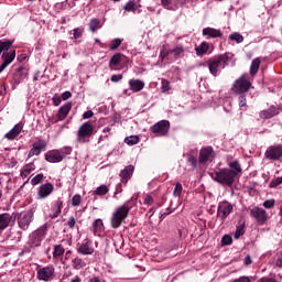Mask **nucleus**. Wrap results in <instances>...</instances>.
Returning <instances> with one entry per match:
<instances>
[{
	"label": "nucleus",
	"mask_w": 282,
	"mask_h": 282,
	"mask_svg": "<svg viewBox=\"0 0 282 282\" xmlns=\"http://www.w3.org/2000/svg\"><path fill=\"white\" fill-rule=\"evenodd\" d=\"M235 58V54L232 53H224L220 55H215L214 57H210L206 64L209 69V73L212 76L217 77L219 76V68L226 69L228 67L230 61Z\"/></svg>",
	"instance_id": "nucleus-1"
},
{
	"label": "nucleus",
	"mask_w": 282,
	"mask_h": 282,
	"mask_svg": "<svg viewBox=\"0 0 282 282\" xmlns=\"http://www.w3.org/2000/svg\"><path fill=\"white\" fill-rule=\"evenodd\" d=\"M133 204H135V200L132 198L116 208L111 217V228L118 229L124 224V220L129 217V212L133 208Z\"/></svg>",
	"instance_id": "nucleus-2"
},
{
	"label": "nucleus",
	"mask_w": 282,
	"mask_h": 282,
	"mask_svg": "<svg viewBox=\"0 0 282 282\" xmlns=\"http://www.w3.org/2000/svg\"><path fill=\"white\" fill-rule=\"evenodd\" d=\"M212 180L221 184V186H232L235 184V180H237V173H235L230 169H223L218 172H212L210 174Z\"/></svg>",
	"instance_id": "nucleus-3"
},
{
	"label": "nucleus",
	"mask_w": 282,
	"mask_h": 282,
	"mask_svg": "<svg viewBox=\"0 0 282 282\" xmlns=\"http://www.w3.org/2000/svg\"><path fill=\"white\" fill-rule=\"evenodd\" d=\"M252 87V82H250V75L243 73L238 79H236L231 86L232 94H248Z\"/></svg>",
	"instance_id": "nucleus-4"
},
{
	"label": "nucleus",
	"mask_w": 282,
	"mask_h": 282,
	"mask_svg": "<svg viewBox=\"0 0 282 282\" xmlns=\"http://www.w3.org/2000/svg\"><path fill=\"white\" fill-rule=\"evenodd\" d=\"M93 135L94 124H91L89 121H86L79 127L77 131V142H79V144H86V142H89V138Z\"/></svg>",
	"instance_id": "nucleus-5"
},
{
	"label": "nucleus",
	"mask_w": 282,
	"mask_h": 282,
	"mask_svg": "<svg viewBox=\"0 0 282 282\" xmlns=\"http://www.w3.org/2000/svg\"><path fill=\"white\" fill-rule=\"evenodd\" d=\"M45 232H47V225H44L40 227L36 231H34L30 236V240H29L30 247L39 248V246H41V241L45 239Z\"/></svg>",
	"instance_id": "nucleus-6"
},
{
	"label": "nucleus",
	"mask_w": 282,
	"mask_h": 282,
	"mask_svg": "<svg viewBox=\"0 0 282 282\" xmlns=\"http://www.w3.org/2000/svg\"><path fill=\"white\" fill-rule=\"evenodd\" d=\"M171 129V122L169 120H161L156 122L154 126L150 128V131L154 133V135L164 137L169 135V130Z\"/></svg>",
	"instance_id": "nucleus-7"
},
{
	"label": "nucleus",
	"mask_w": 282,
	"mask_h": 282,
	"mask_svg": "<svg viewBox=\"0 0 282 282\" xmlns=\"http://www.w3.org/2000/svg\"><path fill=\"white\" fill-rule=\"evenodd\" d=\"M250 216L256 219L259 226H265V224H268V212L261 207L251 208Z\"/></svg>",
	"instance_id": "nucleus-8"
},
{
	"label": "nucleus",
	"mask_w": 282,
	"mask_h": 282,
	"mask_svg": "<svg viewBox=\"0 0 282 282\" xmlns=\"http://www.w3.org/2000/svg\"><path fill=\"white\" fill-rule=\"evenodd\" d=\"M33 217H34V214L32 213V210L20 213L18 217L19 228H21V230H28V228H30V224H32Z\"/></svg>",
	"instance_id": "nucleus-9"
},
{
	"label": "nucleus",
	"mask_w": 282,
	"mask_h": 282,
	"mask_svg": "<svg viewBox=\"0 0 282 282\" xmlns=\"http://www.w3.org/2000/svg\"><path fill=\"white\" fill-rule=\"evenodd\" d=\"M230 213H232V204L228 202H223L218 204L217 217L218 219H220V221H226Z\"/></svg>",
	"instance_id": "nucleus-10"
},
{
	"label": "nucleus",
	"mask_w": 282,
	"mask_h": 282,
	"mask_svg": "<svg viewBox=\"0 0 282 282\" xmlns=\"http://www.w3.org/2000/svg\"><path fill=\"white\" fill-rule=\"evenodd\" d=\"M215 160V150L213 147L202 148L198 155L199 164H206L207 162H213Z\"/></svg>",
	"instance_id": "nucleus-11"
},
{
	"label": "nucleus",
	"mask_w": 282,
	"mask_h": 282,
	"mask_svg": "<svg viewBox=\"0 0 282 282\" xmlns=\"http://www.w3.org/2000/svg\"><path fill=\"white\" fill-rule=\"evenodd\" d=\"M267 160H272V162H276L282 158V145H271L267 149L264 153Z\"/></svg>",
	"instance_id": "nucleus-12"
},
{
	"label": "nucleus",
	"mask_w": 282,
	"mask_h": 282,
	"mask_svg": "<svg viewBox=\"0 0 282 282\" xmlns=\"http://www.w3.org/2000/svg\"><path fill=\"white\" fill-rule=\"evenodd\" d=\"M72 111V102H66L62 107H59L56 118H53V124H56V122H62V120H65L67 116H69V112Z\"/></svg>",
	"instance_id": "nucleus-13"
},
{
	"label": "nucleus",
	"mask_w": 282,
	"mask_h": 282,
	"mask_svg": "<svg viewBox=\"0 0 282 282\" xmlns=\"http://www.w3.org/2000/svg\"><path fill=\"white\" fill-rule=\"evenodd\" d=\"M54 193V185L52 183L42 184L37 189V199H45Z\"/></svg>",
	"instance_id": "nucleus-14"
},
{
	"label": "nucleus",
	"mask_w": 282,
	"mask_h": 282,
	"mask_svg": "<svg viewBox=\"0 0 282 282\" xmlns=\"http://www.w3.org/2000/svg\"><path fill=\"white\" fill-rule=\"evenodd\" d=\"M124 61V55L122 53H116L109 62V69H122V62Z\"/></svg>",
	"instance_id": "nucleus-15"
},
{
	"label": "nucleus",
	"mask_w": 282,
	"mask_h": 282,
	"mask_svg": "<svg viewBox=\"0 0 282 282\" xmlns=\"http://www.w3.org/2000/svg\"><path fill=\"white\" fill-rule=\"evenodd\" d=\"M45 160H46V162H50L51 164H56L58 162H63L64 155L59 150H53V151H48L45 154Z\"/></svg>",
	"instance_id": "nucleus-16"
},
{
	"label": "nucleus",
	"mask_w": 282,
	"mask_h": 282,
	"mask_svg": "<svg viewBox=\"0 0 282 282\" xmlns=\"http://www.w3.org/2000/svg\"><path fill=\"white\" fill-rule=\"evenodd\" d=\"M17 219V216L14 214L3 213L0 214V231L6 230Z\"/></svg>",
	"instance_id": "nucleus-17"
},
{
	"label": "nucleus",
	"mask_w": 282,
	"mask_h": 282,
	"mask_svg": "<svg viewBox=\"0 0 282 282\" xmlns=\"http://www.w3.org/2000/svg\"><path fill=\"white\" fill-rule=\"evenodd\" d=\"M54 276V267H44L37 271V279L40 281H50Z\"/></svg>",
	"instance_id": "nucleus-18"
},
{
	"label": "nucleus",
	"mask_w": 282,
	"mask_h": 282,
	"mask_svg": "<svg viewBox=\"0 0 282 282\" xmlns=\"http://www.w3.org/2000/svg\"><path fill=\"white\" fill-rule=\"evenodd\" d=\"M47 143L44 140H39L33 144V148L29 151L28 158H34V155H41V151L45 150Z\"/></svg>",
	"instance_id": "nucleus-19"
},
{
	"label": "nucleus",
	"mask_w": 282,
	"mask_h": 282,
	"mask_svg": "<svg viewBox=\"0 0 282 282\" xmlns=\"http://www.w3.org/2000/svg\"><path fill=\"white\" fill-rule=\"evenodd\" d=\"M281 110L275 106H270L269 109L260 111L259 116L262 120H270V118H274V116H279Z\"/></svg>",
	"instance_id": "nucleus-20"
},
{
	"label": "nucleus",
	"mask_w": 282,
	"mask_h": 282,
	"mask_svg": "<svg viewBox=\"0 0 282 282\" xmlns=\"http://www.w3.org/2000/svg\"><path fill=\"white\" fill-rule=\"evenodd\" d=\"M28 77V69L25 67H18L13 73V83L14 85H21V82Z\"/></svg>",
	"instance_id": "nucleus-21"
},
{
	"label": "nucleus",
	"mask_w": 282,
	"mask_h": 282,
	"mask_svg": "<svg viewBox=\"0 0 282 282\" xmlns=\"http://www.w3.org/2000/svg\"><path fill=\"white\" fill-rule=\"evenodd\" d=\"M21 131H23V123L15 124L8 133L4 134L7 140H17L19 135H21Z\"/></svg>",
	"instance_id": "nucleus-22"
},
{
	"label": "nucleus",
	"mask_w": 282,
	"mask_h": 282,
	"mask_svg": "<svg viewBox=\"0 0 282 282\" xmlns=\"http://www.w3.org/2000/svg\"><path fill=\"white\" fill-rule=\"evenodd\" d=\"M91 232L97 237H102V234L105 232V224L102 223V219L98 218L93 223Z\"/></svg>",
	"instance_id": "nucleus-23"
},
{
	"label": "nucleus",
	"mask_w": 282,
	"mask_h": 282,
	"mask_svg": "<svg viewBox=\"0 0 282 282\" xmlns=\"http://www.w3.org/2000/svg\"><path fill=\"white\" fill-rule=\"evenodd\" d=\"M203 36H208V39H221L224 33L219 29L205 28L203 29Z\"/></svg>",
	"instance_id": "nucleus-24"
},
{
	"label": "nucleus",
	"mask_w": 282,
	"mask_h": 282,
	"mask_svg": "<svg viewBox=\"0 0 282 282\" xmlns=\"http://www.w3.org/2000/svg\"><path fill=\"white\" fill-rule=\"evenodd\" d=\"M133 171H135V167H133V165H128L120 172V177H121L122 184H127V182H129V180H131V177L133 175Z\"/></svg>",
	"instance_id": "nucleus-25"
},
{
	"label": "nucleus",
	"mask_w": 282,
	"mask_h": 282,
	"mask_svg": "<svg viewBox=\"0 0 282 282\" xmlns=\"http://www.w3.org/2000/svg\"><path fill=\"white\" fill-rule=\"evenodd\" d=\"M129 87L133 94H138V91H142V89H144V82L140 79H130Z\"/></svg>",
	"instance_id": "nucleus-26"
},
{
	"label": "nucleus",
	"mask_w": 282,
	"mask_h": 282,
	"mask_svg": "<svg viewBox=\"0 0 282 282\" xmlns=\"http://www.w3.org/2000/svg\"><path fill=\"white\" fill-rule=\"evenodd\" d=\"M259 67H261V58L256 57L252 59L249 74L250 76L254 77L257 74H259Z\"/></svg>",
	"instance_id": "nucleus-27"
},
{
	"label": "nucleus",
	"mask_w": 282,
	"mask_h": 282,
	"mask_svg": "<svg viewBox=\"0 0 282 282\" xmlns=\"http://www.w3.org/2000/svg\"><path fill=\"white\" fill-rule=\"evenodd\" d=\"M14 58H17V50H10L4 51L2 53V61L3 63H9V65L12 63V61H14Z\"/></svg>",
	"instance_id": "nucleus-28"
},
{
	"label": "nucleus",
	"mask_w": 282,
	"mask_h": 282,
	"mask_svg": "<svg viewBox=\"0 0 282 282\" xmlns=\"http://www.w3.org/2000/svg\"><path fill=\"white\" fill-rule=\"evenodd\" d=\"M246 235V221L240 220L236 226V231L234 234V239H239V237Z\"/></svg>",
	"instance_id": "nucleus-29"
},
{
	"label": "nucleus",
	"mask_w": 282,
	"mask_h": 282,
	"mask_svg": "<svg viewBox=\"0 0 282 282\" xmlns=\"http://www.w3.org/2000/svg\"><path fill=\"white\" fill-rule=\"evenodd\" d=\"M208 50H210V44H208V42H203L200 45L195 47V52L198 56L208 54Z\"/></svg>",
	"instance_id": "nucleus-30"
},
{
	"label": "nucleus",
	"mask_w": 282,
	"mask_h": 282,
	"mask_svg": "<svg viewBox=\"0 0 282 282\" xmlns=\"http://www.w3.org/2000/svg\"><path fill=\"white\" fill-rule=\"evenodd\" d=\"M172 55L174 61H177L181 56L184 55V46L177 45L176 47L170 50V56Z\"/></svg>",
	"instance_id": "nucleus-31"
},
{
	"label": "nucleus",
	"mask_w": 282,
	"mask_h": 282,
	"mask_svg": "<svg viewBox=\"0 0 282 282\" xmlns=\"http://www.w3.org/2000/svg\"><path fill=\"white\" fill-rule=\"evenodd\" d=\"M107 193H109V186L100 185L93 192V195H96L97 197H105Z\"/></svg>",
	"instance_id": "nucleus-32"
},
{
	"label": "nucleus",
	"mask_w": 282,
	"mask_h": 282,
	"mask_svg": "<svg viewBox=\"0 0 282 282\" xmlns=\"http://www.w3.org/2000/svg\"><path fill=\"white\" fill-rule=\"evenodd\" d=\"M12 45H14V40L0 41V55L3 54V52H8Z\"/></svg>",
	"instance_id": "nucleus-33"
},
{
	"label": "nucleus",
	"mask_w": 282,
	"mask_h": 282,
	"mask_svg": "<svg viewBox=\"0 0 282 282\" xmlns=\"http://www.w3.org/2000/svg\"><path fill=\"white\" fill-rule=\"evenodd\" d=\"M229 169L236 173V177L239 175V173H241L242 169H241V164H239V161H231L228 163Z\"/></svg>",
	"instance_id": "nucleus-34"
},
{
	"label": "nucleus",
	"mask_w": 282,
	"mask_h": 282,
	"mask_svg": "<svg viewBox=\"0 0 282 282\" xmlns=\"http://www.w3.org/2000/svg\"><path fill=\"white\" fill-rule=\"evenodd\" d=\"M100 20L94 18L90 20L89 22V30L90 32H97L98 30H100Z\"/></svg>",
	"instance_id": "nucleus-35"
},
{
	"label": "nucleus",
	"mask_w": 282,
	"mask_h": 282,
	"mask_svg": "<svg viewBox=\"0 0 282 282\" xmlns=\"http://www.w3.org/2000/svg\"><path fill=\"white\" fill-rule=\"evenodd\" d=\"M126 144L129 147H133V144H138L140 142V137L138 135H131L124 139Z\"/></svg>",
	"instance_id": "nucleus-36"
},
{
	"label": "nucleus",
	"mask_w": 282,
	"mask_h": 282,
	"mask_svg": "<svg viewBox=\"0 0 282 282\" xmlns=\"http://www.w3.org/2000/svg\"><path fill=\"white\" fill-rule=\"evenodd\" d=\"M161 91L162 94H166L167 91H171V82H169L167 79H162Z\"/></svg>",
	"instance_id": "nucleus-37"
},
{
	"label": "nucleus",
	"mask_w": 282,
	"mask_h": 282,
	"mask_svg": "<svg viewBox=\"0 0 282 282\" xmlns=\"http://www.w3.org/2000/svg\"><path fill=\"white\" fill-rule=\"evenodd\" d=\"M126 12H135V1L130 0L127 4L123 6Z\"/></svg>",
	"instance_id": "nucleus-38"
},
{
	"label": "nucleus",
	"mask_w": 282,
	"mask_h": 282,
	"mask_svg": "<svg viewBox=\"0 0 282 282\" xmlns=\"http://www.w3.org/2000/svg\"><path fill=\"white\" fill-rule=\"evenodd\" d=\"M73 263L75 270H83L85 268V262L80 258H75Z\"/></svg>",
	"instance_id": "nucleus-39"
},
{
	"label": "nucleus",
	"mask_w": 282,
	"mask_h": 282,
	"mask_svg": "<svg viewBox=\"0 0 282 282\" xmlns=\"http://www.w3.org/2000/svg\"><path fill=\"white\" fill-rule=\"evenodd\" d=\"M182 191H184V187L182 186V183H176L175 188L173 191L174 197H182Z\"/></svg>",
	"instance_id": "nucleus-40"
},
{
	"label": "nucleus",
	"mask_w": 282,
	"mask_h": 282,
	"mask_svg": "<svg viewBox=\"0 0 282 282\" xmlns=\"http://www.w3.org/2000/svg\"><path fill=\"white\" fill-rule=\"evenodd\" d=\"M45 180V175L43 174H37L31 180L32 186H37V184H41Z\"/></svg>",
	"instance_id": "nucleus-41"
},
{
	"label": "nucleus",
	"mask_w": 282,
	"mask_h": 282,
	"mask_svg": "<svg viewBox=\"0 0 282 282\" xmlns=\"http://www.w3.org/2000/svg\"><path fill=\"white\" fill-rule=\"evenodd\" d=\"M32 171H34V167L32 165H25L21 171V177L23 178L28 177V175H30Z\"/></svg>",
	"instance_id": "nucleus-42"
},
{
	"label": "nucleus",
	"mask_w": 282,
	"mask_h": 282,
	"mask_svg": "<svg viewBox=\"0 0 282 282\" xmlns=\"http://www.w3.org/2000/svg\"><path fill=\"white\" fill-rule=\"evenodd\" d=\"M230 41H236V43H243V35L240 33H232L229 35Z\"/></svg>",
	"instance_id": "nucleus-43"
},
{
	"label": "nucleus",
	"mask_w": 282,
	"mask_h": 282,
	"mask_svg": "<svg viewBox=\"0 0 282 282\" xmlns=\"http://www.w3.org/2000/svg\"><path fill=\"white\" fill-rule=\"evenodd\" d=\"M120 45H122V40L120 39H115L112 40L109 50L113 51V50H118L120 47Z\"/></svg>",
	"instance_id": "nucleus-44"
},
{
	"label": "nucleus",
	"mask_w": 282,
	"mask_h": 282,
	"mask_svg": "<svg viewBox=\"0 0 282 282\" xmlns=\"http://www.w3.org/2000/svg\"><path fill=\"white\" fill-rule=\"evenodd\" d=\"M232 243V236L225 235L221 238V246H230Z\"/></svg>",
	"instance_id": "nucleus-45"
},
{
	"label": "nucleus",
	"mask_w": 282,
	"mask_h": 282,
	"mask_svg": "<svg viewBox=\"0 0 282 282\" xmlns=\"http://www.w3.org/2000/svg\"><path fill=\"white\" fill-rule=\"evenodd\" d=\"M281 184H282V176L272 180V181L270 182V184H269V188H276V186H281Z\"/></svg>",
	"instance_id": "nucleus-46"
},
{
	"label": "nucleus",
	"mask_w": 282,
	"mask_h": 282,
	"mask_svg": "<svg viewBox=\"0 0 282 282\" xmlns=\"http://www.w3.org/2000/svg\"><path fill=\"white\" fill-rule=\"evenodd\" d=\"M169 56H171V50H166V46H163V48L160 52L161 61H164Z\"/></svg>",
	"instance_id": "nucleus-47"
},
{
	"label": "nucleus",
	"mask_w": 282,
	"mask_h": 282,
	"mask_svg": "<svg viewBox=\"0 0 282 282\" xmlns=\"http://www.w3.org/2000/svg\"><path fill=\"white\" fill-rule=\"evenodd\" d=\"M78 254H94V248H77Z\"/></svg>",
	"instance_id": "nucleus-48"
},
{
	"label": "nucleus",
	"mask_w": 282,
	"mask_h": 282,
	"mask_svg": "<svg viewBox=\"0 0 282 282\" xmlns=\"http://www.w3.org/2000/svg\"><path fill=\"white\" fill-rule=\"evenodd\" d=\"M82 199L83 197L80 196V194L74 195L72 198V206H80Z\"/></svg>",
	"instance_id": "nucleus-49"
},
{
	"label": "nucleus",
	"mask_w": 282,
	"mask_h": 282,
	"mask_svg": "<svg viewBox=\"0 0 282 282\" xmlns=\"http://www.w3.org/2000/svg\"><path fill=\"white\" fill-rule=\"evenodd\" d=\"M187 162L192 165L193 169H197V158L193 155H188Z\"/></svg>",
	"instance_id": "nucleus-50"
},
{
	"label": "nucleus",
	"mask_w": 282,
	"mask_h": 282,
	"mask_svg": "<svg viewBox=\"0 0 282 282\" xmlns=\"http://www.w3.org/2000/svg\"><path fill=\"white\" fill-rule=\"evenodd\" d=\"M236 95L239 96L238 98L239 107H246L247 105L246 94H236Z\"/></svg>",
	"instance_id": "nucleus-51"
},
{
	"label": "nucleus",
	"mask_w": 282,
	"mask_h": 282,
	"mask_svg": "<svg viewBox=\"0 0 282 282\" xmlns=\"http://www.w3.org/2000/svg\"><path fill=\"white\" fill-rule=\"evenodd\" d=\"M161 6L165 8V10H171V6H173V0H161Z\"/></svg>",
	"instance_id": "nucleus-52"
},
{
	"label": "nucleus",
	"mask_w": 282,
	"mask_h": 282,
	"mask_svg": "<svg viewBox=\"0 0 282 282\" xmlns=\"http://www.w3.org/2000/svg\"><path fill=\"white\" fill-rule=\"evenodd\" d=\"M74 39H80L83 36V29L76 28L73 30Z\"/></svg>",
	"instance_id": "nucleus-53"
},
{
	"label": "nucleus",
	"mask_w": 282,
	"mask_h": 282,
	"mask_svg": "<svg viewBox=\"0 0 282 282\" xmlns=\"http://www.w3.org/2000/svg\"><path fill=\"white\" fill-rule=\"evenodd\" d=\"M52 100H53V105L55 107H58V105H61V102H63V98L58 95H54Z\"/></svg>",
	"instance_id": "nucleus-54"
},
{
	"label": "nucleus",
	"mask_w": 282,
	"mask_h": 282,
	"mask_svg": "<svg viewBox=\"0 0 282 282\" xmlns=\"http://www.w3.org/2000/svg\"><path fill=\"white\" fill-rule=\"evenodd\" d=\"M65 253V249L64 248H54V251H53V256L56 258V257H61L62 254Z\"/></svg>",
	"instance_id": "nucleus-55"
},
{
	"label": "nucleus",
	"mask_w": 282,
	"mask_h": 282,
	"mask_svg": "<svg viewBox=\"0 0 282 282\" xmlns=\"http://www.w3.org/2000/svg\"><path fill=\"white\" fill-rule=\"evenodd\" d=\"M62 155H64V159L67 158V155H72V148H64L62 150H58Z\"/></svg>",
	"instance_id": "nucleus-56"
},
{
	"label": "nucleus",
	"mask_w": 282,
	"mask_h": 282,
	"mask_svg": "<svg viewBox=\"0 0 282 282\" xmlns=\"http://www.w3.org/2000/svg\"><path fill=\"white\" fill-rule=\"evenodd\" d=\"M264 208H274V199H268L263 202Z\"/></svg>",
	"instance_id": "nucleus-57"
},
{
	"label": "nucleus",
	"mask_w": 282,
	"mask_h": 282,
	"mask_svg": "<svg viewBox=\"0 0 282 282\" xmlns=\"http://www.w3.org/2000/svg\"><path fill=\"white\" fill-rule=\"evenodd\" d=\"M67 226H68V228L74 229L76 226V218H74L73 216L69 217V219L67 221Z\"/></svg>",
	"instance_id": "nucleus-58"
},
{
	"label": "nucleus",
	"mask_w": 282,
	"mask_h": 282,
	"mask_svg": "<svg viewBox=\"0 0 282 282\" xmlns=\"http://www.w3.org/2000/svg\"><path fill=\"white\" fill-rule=\"evenodd\" d=\"M62 100H69L72 98V93L69 90H66L61 96Z\"/></svg>",
	"instance_id": "nucleus-59"
},
{
	"label": "nucleus",
	"mask_w": 282,
	"mask_h": 282,
	"mask_svg": "<svg viewBox=\"0 0 282 282\" xmlns=\"http://www.w3.org/2000/svg\"><path fill=\"white\" fill-rule=\"evenodd\" d=\"M110 80H111L112 83H120V80H122V75H112V76L110 77Z\"/></svg>",
	"instance_id": "nucleus-60"
},
{
	"label": "nucleus",
	"mask_w": 282,
	"mask_h": 282,
	"mask_svg": "<svg viewBox=\"0 0 282 282\" xmlns=\"http://www.w3.org/2000/svg\"><path fill=\"white\" fill-rule=\"evenodd\" d=\"M55 207H56V210H59V213H62V210H63V200L57 199L55 202Z\"/></svg>",
	"instance_id": "nucleus-61"
},
{
	"label": "nucleus",
	"mask_w": 282,
	"mask_h": 282,
	"mask_svg": "<svg viewBox=\"0 0 282 282\" xmlns=\"http://www.w3.org/2000/svg\"><path fill=\"white\" fill-rule=\"evenodd\" d=\"M93 117H94V111H91V110H88V111L84 112V115H83L84 120H88V118H93Z\"/></svg>",
	"instance_id": "nucleus-62"
},
{
	"label": "nucleus",
	"mask_w": 282,
	"mask_h": 282,
	"mask_svg": "<svg viewBox=\"0 0 282 282\" xmlns=\"http://www.w3.org/2000/svg\"><path fill=\"white\" fill-rule=\"evenodd\" d=\"M143 204H148V206H151V204H153V198L151 197V195H147L144 197Z\"/></svg>",
	"instance_id": "nucleus-63"
},
{
	"label": "nucleus",
	"mask_w": 282,
	"mask_h": 282,
	"mask_svg": "<svg viewBox=\"0 0 282 282\" xmlns=\"http://www.w3.org/2000/svg\"><path fill=\"white\" fill-rule=\"evenodd\" d=\"M275 280L272 278H262L260 280H258L257 282H274Z\"/></svg>",
	"instance_id": "nucleus-64"
}]
</instances>
